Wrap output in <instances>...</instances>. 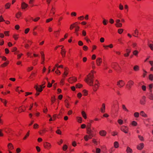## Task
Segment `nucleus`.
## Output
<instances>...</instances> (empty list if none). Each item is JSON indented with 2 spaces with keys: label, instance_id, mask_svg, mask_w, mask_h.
<instances>
[{
  "label": "nucleus",
  "instance_id": "4be33fe9",
  "mask_svg": "<svg viewBox=\"0 0 153 153\" xmlns=\"http://www.w3.org/2000/svg\"><path fill=\"white\" fill-rule=\"evenodd\" d=\"M82 114L83 117L85 119L87 118L85 112L84 111L82 112Z\"/></svg>",
  "mask_w": 153,
  "mask_h": 153
},
{
  "label": "nucleus",
  "instance_id": "4468645a",
  "mask_svg": "<svg viewBox=\"0 0 153 153\" xmlns=\"http://www.w3.org/2000/svg\"><path fill=\"white\" fill-rule=\"evenodd\" d=\"M140 114L143 117H147V115L143 111H141Z\"/></svg>",
  "mask_w": 153,
  "mask_h": 153
},
{
  "label": "nucleus",
  "instance_id": "774afa93",
  "mask_svg": "<svg viewBox=\"0 0 153 153\" xmlns=\"http://www.w3.org/2000/svg\"><path fill=\"white\" fill-rule=\"evenodd\" d=\"M52 86V83H51L50 82H48V87L50 88Z\"/></svg>",
  "mask_w": 153,
  "mask_h": 153
},
{
  "label": "nucleus",
  "instance_id": "a18cd8bd",
  "mask_svg": "<svg viewBox=\"0 0 153 153\" xmlns=\"http://www.w3.org/2000/svg\"><path fill=\"white\" fill-rule=\"evenodd\" d=\"M138 53V51L137 50H134L133 52V54L135 56H137Z\"/></svg>",
  "mask_w": 153,
  "mask_h": 153
},
{
  "label": "nucleus",
  "instance_id": "bf43d9fd",
  "mask_svg": "<svg viewBox=\"0 0 153 153\" xmlns=\"http://www.w3.org/2000/svg\"><path fill=\"white\" fill-rule=\"evenodd\" d=\"M39 125L38 124L35 123L34 125L33 128H36L38 127Z\"/></svg>",
  "mask_w": 153,
  "mask_h": 153
},
{
  "label": "nucleus",
  "instance_id": "c85d7f7f",
  "mask_svg": "<svg viewBox=\"0 0 153 153\" xmlns=\"http://www.w3.org/2000/svg\"><path fill=\"white\" fill-rule=\"evenodd\" d=\"M77 23V22H76L72 25H70V29H71V30H72L73 28L74 27H75V24Z\"/></svg>",
  "mask_w": 153,
  "mask_h": 153
},
{
  "label": "nucleus",
  "instance_id": "7c9ffc66",
  "mask_svg": "<svg viewBox=\"0 0 153 153\" xmlns=\"http://www.w3.org/2000/svg\"><path fill=\"white\" fill-rule=\"evenodd\" d=\"M134 69L135 71H137L139 70V67L137 65H135L134 67Z\"/></svg>",
  "mask_w": 153,
  "mask_h": 153
},
{
  "label": "nucleus",
  "instance_id": "2f4dec72",
  "mask_svg": "<svg viewBox=\"0 0 153 153\" xmlns=\"http://www.w3.org/2000/svg\"><path fill=\"white\" fill-rule=\"evenodd\" d=\"M108 22V20L105 19H103V21L102 22V23L104 25H106L107 24V23Z\"/></svg>",
  "mask_w": 153,
  "mask_h": 153
},
{
  "label": "nucleus",
  "instance_id": "09e8293b",
  "mask_svg": "<svg viewBox=\"0 0 153 153\" xmlns=\"http://www.w3.org/2000/svg\"><path fill=\"white\" fill-rule=\"evenodd\" d=\"M149 79L151 80H152L153 79V75L152 74H150L149 75Z\"/></svg>",
  "mask_w": 153,
  "mask_h": 153
},
{
  "label": "nucleus",
  "instance_id": "de8ad7c7",
  "mask_svg": "<svg viewBox=\"0 0 153 153\" xmlns=\"http://www.w3.org/2000/svg\"><path fill=\"white\" fill-rule=\"evenodd\" d=\"M123 29H119L118 30V33H119V34H121L123 32Z\"/></svg>",
  "mask_w": 153,
  "mask_h": 153
},
{
  "label": "nucleus",
  "instance_id": "f8f14e48",
  "mask_svg": "<svg viewBox=\"0 0 153 153\" xmlns=\"http://www.w3.org/2000/svg\"><path fill=\"white\" fill-rule=\"evenodd\" d=\"M105 104L103 103L102 105V107L100 109L101 112L103 113L105 112Z\"/></svg>",
  "mask_w": 153,
  "mask_h": 153
},
{
  "label": "nucleus",
  "instance_id": "8fccbe9b",
  "mask_svg": "<svg viewBox=\"0 0 153 153\" xmlns=\"http://www.w3.org/2000/svg\"><path fill=\"white\" fill-rule=\"evenodd\" d=\"M56 67H57V68H63V66L62 65H60L59 66L58 65V64H56L55 65Z\"/></svg>",
  "mask_w": 153,
  "mask_h": 153
},
{
  "label": "nucleus",
  "instance_id": "0eeeda50",
  "mask_svg": "<svg viewBox=\"0 0 153 153\" xmlns=\"http://www.w3.org/2000/svg\"><path fill=\"white\" fill-rule=\"evenodd\" d=\"M44 146L45 148L48 149H49L51 146V144L49 143L45 142L44 144Z\"/></svg>",
  "mask_w": 153,
  "mask_h": 153
},
{
  "label": "nucleus",
  "instance_id": "5701e85b",
  "mask_svg": "<svg viewBox=\"0 0 153 153\" xmlns=\"http://www.w3.org/2000/svg\"><path fill=\"white\" fill-rule=\"evenodd\" d=\"M40 53L42 55V58L43 59V61L41 63L43 64L44 62L45 59L44 54H43V52H41Z\"/></svg>",
  "mask_w": 153,
  "mask_h": 153
},
{
  "label": "nucleus",
  "instance_id": "680f3d73",
  "mask_svg": "<svg viewBox=\"0 0 153 153\" xmlns=\"http://www.w3.org/2000/svg\"><path fill=\"white\" fill-rule=\"evenodd\" d=\"M29 133H27L26 134V135L24 137L23 139L25 140L26 139V138H27V137H28L29 136Z\"/></svg>",
  "mask_w": 153,
  "mask_h": 153
},
{
  "label": "nucleus",
  "instance_id": "a878e982",
  "mask_svg": "<svg viewBox=\"0 0 153 153\" xmlns=\"http://www.w3.org/2000/svg\"><path fill=\"white\" fill-rule=\"evenodd\" d=\"M148 46L150 48V49L152 50L153 51V44H149L148 43Z\"/></svg>",
  "mask_w": 153,
  "mask_h": 153
},
{
  "label": "nucleus",
  "instance_id": "a19ab883",
  "mask_svg": "<svg viewBox=\"0 0 153 153\" xmlns=\"http://www.w3.org/2000/svg\"><path fill=\"white\" fill-rule=\"evenodd\" d=\"M68 148V146L67 145H64L62 149L64 151H65Z\"/></svg>",
  "mask_w": 153,
  "mask_h": 153
},
{
  "label": "nucleus",
  "instance_id": "2eb2a0df",
  "mask_svg": "<svg viewBox=\"0 0 153 153\" xmlns=\"http://www.w3.org/2000/svg\"><path fill=\"white\" fill-rule=\"evenodd\" d=\"M122 108L125 111L127 112H128L129 111L127 109L125 105L123 104L122 105Z\"/></svg>",
  "mask_w": 153,
  "mask_h": 153
},
{
  "label": "nucleus",
  "instance_id": "aec40b11",
  "mask_svg": "<svg viewBox=\"0 0 153 153\" xmlns=\"http://www.w3.org/2000/svg\"><path fill=\"white\" fill-rule=\"evenodd\" d=\"M126 51H128V53H127L124 54V56H125L127 57V56H128L129 55V53H130L131 52V50L128 49H127L126 50Z\"/></svg>",
  "mask_w": 153,
  "mask_h": 153
},
{
  "label": "nucleus",
  "instance_id": "864d4df0",
  "mask_svg": "<svg viewBox=\"0 0 153 153\" xmlns=\"http://www.w3.org/2000/svg\"><path fill=\"white\" fill-rule=\"evenodd\" d=\"M137 124V123L135 121H133L132 123V125L134 126H136Z\"/></svg>",
  "mask_w": 153,
  "mask_h": 153
},
{
  "label": "nucleus",
  "instance_id": "423d86ee",
  "mask_svg": "<svg viewBox=\"0 0 153 153\" xmlns=\"http://www.w3.org/2000/svg\"><path fill=\"white\" fill-rule=\"evenodd\" d=\"M102 61V60L101 58L99 57L97 58L96 61L97 65L98 66H100Z\"/></svg>",
  "mask_w": 153,
  "mask_h": 153
},
{
  "label": "nucleus",
  "instance_id": "f704fd0d",
  "mask_svg": "<svg viewBox=\"0 0 153 153\" xmlns=\"http://www.w3.org/2000/svg\"><path fill=\"white\" fill-rule=\"evenodd\" d=\"M149 98L151 100H153V96L152 95V93H151L149 94Z\"/></svg>",
  "mask_w": 153,
  "mask_h": 153
},
{
  "label": "nucleus",
  "instance_id": "1a4fd4ad",
  "mask_svg": "<svg viewBox=\"0 0 153 153\" xmlns=\"http://www.w3.org/2000/svg\"><path fill=\"white\" fill-rule=\"evenodd\" d=\"M93 131L91 130V128L87 129V133L89 135H90L91 136H92V137L94 136V135L92 133Z\"/></svg>",
  "mask_w": 153,
  "mask_h": 153
},
{
  "label": "nucleus",
  "instance_id": "58836bf2",
  "mask_svg": "<svg viewBox=\"0 0 153 153\" xmlns=\"http://www.w3.org/2000/svg\"><path fill=\"white\" fill-rule=\"evenodd\" d=\"M139 114L138 112H135L134 114V116L135 117H139Z\"/></svg>",
  "mask_w": 153,
  "mask_h": 153
},
{
  "label": "nucleus",
  "instance_id": "6e6552de",
  "mask_svg": "<svg viewBox=\"0 0 153 153\" xmlns=\"http://www.w3.org/2000/svg\"><path fill=\"white\" fill-rule=\"evenodd\" d=\"M106 132L104 130L100 131L99 132L100 134L102 136H105L106 134Z\"/></svg>",
  "mask_w": 153,
  "mask_h": 153
},
{
  "label": "nucleus",
  "instance_id": "c03bdc74",
  "mask_svg": "<svg viewBox=\"0 0 153 153\" xmlns=\"http://www.w3.org/2000/svg\"><path fill=\"white\" fill-rule=\"evenodd\" d=\"M91 123H88V124L87 125V129H90V128H91Z\"/></svg>",
  "mask_w": 153,
  "mask_h": 153
},
{
  "label": "nucleus",
  "instance_id": "ea45409f",
  "mask_svg": "<svg viewBox=\"0 0 153 153\" xmlns=\"http://www.w3.org/2000/svg\"><path fill=\"white\" fill-rule=\"evenodd\" d=\"M76 88H80L82 86V85L78 83L76 84Z\"/></svg>",
  "mask_w": 153,
  "mask_h": 153
},
{
  "label": "nucleus",
  "instance_id": "e433bc0d",
  "mask_svg": "<svg viewBox=\"0 0 153 153\" xmlns=\"http://www.w3.org/2000/svg\"><path fill=\"white\" fill-rule=\"evenodd\" d=\"M117 122L120 125H122L123 123V121L121 119H119Z\"/></svg>",
  "mask_w": 153,
  "mask_h": 153
},
{
  "label": "nucleus",
  "instance_id": "f03ea898",
  "mask_svg": "<svg viewBox=\"0 0 153 153\" xmlns=\"http://www.w3.org/2000/svg\"><path fill=\"white\" fill-rule=\"evenodd\" d=\"M45 84V82H43V84L42 85H39V86H37V85L35 86L34 88H35L36 89L37 92H41L42 91V88H44L45 87V86L42 87V86H43Z\"/></svg>",
  "mask_w": 153,
  "mask_h": 153
},
{
  "label": "nucleus",
  "instance_id": "603ef678",
  "mask_svg": "<svg viewBox=\"0 0 153 153\" xmlns=\"http://www.w3.org/2000/svg\"><path fill=\"white\" fill-rule=\"evenodd\" d=\"M55 9L53 7H52V8L51 10V13H52L53 14H55L54 10Z\"/></svg>",
  "mask_w": 153,
  "mask_h": 153
},
{
  "label": "nucleus",
  "instance_id": "3c124183",
  "mask_svg": "<svg viewBox=\"0 0 153 153\" xmlns=\"http://www.w3.org/2000/svg\"><path fill=\"white\" fill-rule=\"evenodd\" d=\"M138 137L140 140H141L142 141H143V138L142 136L140 135H138Z\"/></svg>",
  "mask_w": 153,
  "mask_h": 153
},
{
  "label": "nucleus",
  "instance_id": "ddd939ff",
  "mask_svg": "<svg viewBox=\"0 0 153 153\" xmlns=\"http://www.w3.org/2000/svg\"><path fill=\"white\" fill-rule=\"evenodd\" d=\"M0 100L3 103L4 105L6 106H7V101L5 100V99H2L1 98H0Z\"/></svg>",
  "mask_w": 153,
  "mask_h": 153
},
{
  "label": "nucleus",
  "instance_id": "c756f323",
  "mask_svg": "<svg viewBox=\"0 0 153 153\" xmlns=\"http://www.w3.org/2000/svg\"><path fill=\"white\" fill-rule=\"evenodd\" d=\"M116 26L118 27H121L122 26V24L120 23H116L115 24Z\"/></svg>",
  "mask_w": 153,
  "mask_h": 153
},
{
  "label": "nucleus",
  "instance_id": "79ce46f5",
  "mask_svg": "<svg viewBox=\"0 0 153 153\" xmlns=\"http://www.w3.org/2000/svg\"><path fill=\"white\" fill-rule=\"evenodd\" d=\"M31 19H33V20L34 21L36 22L37 21L40 19V17H37L35 19H33L32 18H31Z\"/></svg>",
  "mask_w": 153,
  "mask_h": 153
},
{
  "label": "nucleus",
  "instance_id": "a211bd4d",
  "mask_svg": "<svg viewBox=\"0 0 153 153\" xmlns=\"http://www.w3.org/2000/svg\"><path fill=\"white\" fill-rule=\"evenodd\" d=\"M114 147L115 148H117L118 147L119 144L118 142L117 141H115L114 143Z\"/></svg>",
  "mask_w": 153,
  "mask_h": 153
},
{
  "label": "nucleus",
  "instance_id": "5fc2aeb1",
  "mask_svg": "<svg viewBox=\"0 0 153 153\" xmlns=\"http://www.w3.org/2000/svg\"><path fill=\"white\" fill-rule=\"evenodd\" d=\"M76 28H75V31L76 32L77 31H78L79 29V27L78 26H76L75 25V27Z\"/></svg>",
  "mask_w": 153,
  "mask_h": 153
},
{
  "label": "nucleus",
  "instance_id": "cd10ccee",
  "mask_svg": "<svg viewBox=\"0 0 153 153\" xmlns=\"http://www.w3.org/2000/svg\"><path fill=\"white\" fill-rule=\"evenodd\" d=\"M120 88L123 87L125 85V83L122 80H120Z\"/></svg>",
  "mask_w": 153,
  "mask_h": 153
},
{
  "label": "nucleus",
  "instance_id": "bb28decb",
  "mask_svg": "<svg viewBox=\"0 0 153 153\" xmlns=\"http://www.w3.org/2000/svg\"><path fill=\"white\" fill-rule=\"evenodd\" d=\"M21 15V13L20 12H19L16 14V16L17 18H19L20 17Z\"/></svg>",
  "mask_w": 153,
  "mask_h": 153
},
{
  "label": "nucleus",
  "instance_id": "f3484780",
  "mask_svg": "<svg viewBox=\"0 0 153 153\" xmlns=\"http://www.w3.org/2000/svg\"><path fill=\"white\" fill-rule=\"evenodd\" d=\"M22 9H25L28 6V5L25 2H23L22 4Z\"/></svg>",
  "mask_w": 153,
  "mask_h": 153
},
{
  "label": "nucleus",
  "instance_id": "4c0bfd02",
  "mask_svg": "<svg viewBox=\"0 0 153 153\" xmlns=\"http://www.w3.org/2000/svg\"><path fill=\"white\" fill-rule=\"evenodd\" d=\"M8 63H9V62H4V63L2 64L1 65V66L2 67H5V66H6L8 64Z\"/></svg>",
  "mask_w": 153,
  "mask_h": 153
},
{
  "label": "nucleus",
  "instance_id": "338daca9",
  "mask_svg": "<svg viewBox=\"0 0 153 153\" xmlns=\"http://www.w3.org/2000/svg\"><path fill=\"white\" fill-rule=\"evenodd\" d=\"M114 21L113 19H110L109 22L111 24H113L114 23Z\"/></svg>",
  "mask_w": 153,
  "mask_h": 153
},
{
  "label": "nucleus",
  "instance_id": "412c9836",
  "mask_svg": "<svg viewBox=\"0 0 153 153\" xmlns=\"http://www.w3.org/2000/svg\"><path fill=\"white\" fill-rule=\"evenodd\" d=\"M66 51L65 50H62V51H61V53L63 57H65L66 53Z\"/></svg>",
  "mask_w": 153,
  "mask_h": 153
},
{
  "label": "nucleus",
  "instance_id": "dca6fc26",
  "mask_svg": "<svg viewBox=\"0 0 153 153\" xmlns=\"http://www.w3.org/2000/svg\"><path fill=\"white\" fill-rule=\"evenodd\" d=\"M8 149L10 150L13 149L14 148L13 146L11 143H9L8 144Z\"/></svg>",
  "mask_w": 153,
  "mask_h": 153
},
{
  "label": "nucleus",
  "instance_id": "e2e57ef3",
  "mask_svg": "<svg viewBox=\"0 0 153 153\" xmlns=\"http://www.w3.org/2000/svg\"><path fill=\"white\" fill-rule=\"evenodd\" d=\"M142 88L143 91H146V86L145 85H143L142 86Z\"/></svg>",
  "mask_w": 153,
  "mask_h": 153
},
{
  "label": "nucleus",
  "instance_id": "69168bd1",
  "mask_svg": "<svg viewBox=\"0 0 153 153\" xmlns=\"http://www.w3.org/2000/svg\"><path fill=\"white\" fill-rule=\"evenodd\" d=\"M53 19L52 18H51L50 19H47L46 22L47 23L48 22H50V21L53 20Z\"/></svg>",
  "mask_w": 153,
  "mask_h": 153
},
{
  "label": "nucleus",
  "instance_id": "37998d69",
  "mask_svg": "<svg viewBox=\"0 0 153 153\" xmlns=\"http://www.w3.org/2000/svg\"><path fill=\"white\" fill-rule=\"evenodd\" d=\"M83 93L84 95L86 96L88 94V92L87 90H84L83 91Z\"/></svg>",
  "mask_w": 153,
  "mask_h": 153
},
{
  "label": "nucleus",
  "instance_id": "72a5a7b5",
  "mask_svg": "<svg viewBox=\"0 0 153 153\" xmlns=\"http://www.w3.org/2000/svg\"><path fill=\"white\" fill-rule=\"evenodd\" d=\"M56 100V98L55 96L51 97V101L52 103H54Z\"/></svg>",
  "mask_w": 153,
  "mask_h": 153
},
{
  "label": "nucleus",
  "instance_id": "6e6d98bb",
  "mask_svg": "<svg viewBox=\"0 0 153 153\" xmlns=\"http://www.w3.org/2000/svg\"><path fill=\"white\" fill-rule=\"evenodd\" d=\"M84 139L86 141H87L88 140V135H85L84 137Z\"/></svg>",
  "mask_w": 153,
  "mask_h": 153
},
{
  "label": "nucleus",
  "instance_id": "20e7f679",
  "mask_svg": "<svg viewBox=\"0 0 153 153\" xmlns=\"http://www.w3.org/2000/svg\"><path fill=\"white\" fill-rule=\"evenodd\" d=\"M68 80L70 83H72L76 82L77 80V78L75 77H70Z\"/></svg>",
  "mask_w": 153,
  "mask_h": 153
},
{
  "label": "nucleus",
  "instance_id": "6ab92c4d",
  "mask_svg": "<svg viewBox=\"0 0 153 153\" xmlns=\"http://www.w3.org/2000/svg\"><path fill=\"white\" fill-rule=\"evenodd\" d=\"M64 69L65 70V71L64 73V75L66 76L68 74V68L66 67H65L64 68Z\"/></svg>",
  "mask_w": 153,
  "mask_h": 153
},
{
  "label": "nucleus",
  "instance_id": "9d476101",
  "mask_svg": "<svg viewBox=\"0 0 153 153\" xmlns=\"http://www.w3.org/2000/svg\"><path fill=\"white\" fill-rule=\"evenodd\" d=\"M146 97L145 96H143L142 98V100H140V103L142 105H144L145 104Z\"/></svg>",
  "mask_w": 153,
  "mask_h": 153
},
{
  "label": "nucleus",
  "instance_id": "4d7b16f0",
  "mask_svg": "<svg viewBox=\"0 0 153 153\" xmlns=\"http://www.w3.org/2000/svg\"><path fill=\"white\" fill-rule=\"evenodd\" d=\"M78 44L79 46H82L83 45V43L81 41H79L78 42Z\"/></svg>",
  "mask_w": 153,
  "mask_h": 153
},
{
  "label": "nucleus",
  "instance_id": "13d9d810",
  "mask_svg": "<svg viewBox=\"0 0 153 153\" xmlns=\"http://www.w3.org/2000/svg\"><path fill=\"white\" fill-rule=\"evenodd\" d=\"M100 149L99 148H96V152L97 153H100Z\"/></svg>",
  "mask_w": 153,
  "mask_h": 153
},
{
  "label": "nucleus",
  "instance_id": "052dcab7",
  "mask_svg": "<svg viewBox=\"0 0 153 153\" xmlns=\"http://www.w3.org/2000/svg\"><path fill=\"white\" fill-rule=\"evenodd\" d=\"M56 132L57 134H61V131L60 130H58L56 131Z\"/></svg>",
  "mask_w": 153,
  "mask_h": 153
},
{
  "label": "nucleus",
  "instance_id": "b1692460",
  "mask_svg": "<svg viewBox=\"0 0 153 153\" xmlns=\"http://www.w3.org/2000/svg\"><path fill=\"white\" fill-rule=\"evenodd\" d=\"M126 151L128 153H130L132 152V150L129 147H128L127 148Z\"/></svg>",
  "mask_w": 153,
  "mask_h": 153
},
{
  "label": "nucleus",
  "instance_id": "39448f33",
  "mask_svg": "<svg viewBox=\"0 0 153 153\" xmlns=\"http://www.w3.org/2000/svg\"><path fill=\"white\" fill-rule=\"evenodd\" d=\"M133 84L134 82L131 80L128 82V84L126 85V86H127V88L129 89H130L131 88V86L133 85Z\"/></svg>",
  "mask_w": 153,
  "mask_h": 153
},
{
  "label": "nucleus",
  "instance_id": "473e14b6",
  "mask_svg": "<svg viewBox=\"0 0 153 153\" xmlns=\"http://www.w3.org/2000/svg\"><path fill=\"white\" fill-rule=\"evenodd\" d=\"M10 3H7L5 5V7L6 9H8L10 8Z\"/></svg>",
  "mask_w": 153,
  "mask_h": 153
},
{
  "label": "nucleus",
  "instance_id": "7ed1b4c3",
  "mask_svg": "<svg viewBox=\"0 0 153 153\" xmlns=\"http://www.w3.org/2000/svg\"><path fill=\"white\" fill-rule=\"evenodd\" d=\"M121 130L125 133H127L128 128L126 126H122L120 127Z\"/></svg>",
  "mask_w": 153,
  "mask_h": 153
},
{
  "label": "nucleus",
  "instance_id": "9b49d317",
  "mask_svg": "<svg viewBox=\"0 0 153 153\" xmlns=\"http://www.w3.org/2000/svg\"><path fill=\"white\" fill-rule=\"evenodd\" d=\"M144 144L143 143H141L139 144L137 146V149L140 150H141L144 147Z\"/></svg>",
  "mask_w": 153,
  "mask_h": 153
},
{
  "label": "nucleus",
  "instance_id": "49530a36",
  "mask_svg": "<svg viewBox=\"0 0 153 153\" xmlns=\"http://www.w3.org/2000/svg\"><path fill=\"white\" fill-rule=\"evenodd\" d=\"M119 8L121 10H122L123 9V6L121 4H119Z\"/></svg>",
  "mask_w": 153,
  "mask_h": 153
},
{
  "label": "nucleus",
  "instance_id": "393cba45",
  "mask_svg": "<svg viewBox=\"0 0 153 153\" xmlns=\"http://www.w3.org/2000/svg\"><path fill=\"white\" fill-rule=\"evenodd\" d=\"M134 31V34L135 35H136L137 36H136L135 35H133V36H134L135 37H137V36L138 35V30L137 29H136Z\"/></svg>",
  "mask_w": 153,
  "mask_h": 153
},
{
  "label": "nucleus",
  "instance_id": "c9c22d12",
  "mask_svg": "<svg viewBox=\"0 0 153 153\" xmlns=\"http://www.w3.org/2000/svg\"><path fill=\"white\" fill-rule=\"evenodd\" d=\"M77 121L79 123H81L82 122V118L81 117H77Z\"/></svg>",
  "mask_w": 153,
  "mask_h": 153
},
{
  "label": "nucleus",
  "instance_id": "0e129e2a",
  "mask_svg": "<svg viewBox=\"0 0 153 153\" xmlns=\"http://www.w3.org/2000/svg\"><path fill=\"white\" fill-rule=\"evenodd\" d=\"M82 34L83 36H86V32L85 31L83 30L82 32Z\"/></svg>",
  "mask_w": 153,
  "mask_h": 153
},
{
  "label": "nucleus",
  "instance_id": "f257e3e1",
  "mask_svg": "<svg viewBox=\"0 0 153 153\" xmlns=\"http://www.w3.org/2000/svg\"><path fill=\"white\" fill-rule=\"evenodd\" d=\"M93 71H91V73H90L87 76V78H86L85 80V82L89 85L93 86V89L94 91H96L98 88L99 85L97 83H95L93 85V78L94 77Z\"/></svg>",
  "mask_w": 153,
  "mask_h": 153
}]
</instances>
